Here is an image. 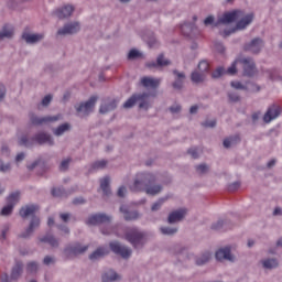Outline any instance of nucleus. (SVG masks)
I'll return each instance as SVG.
<instances>
[{
  "instance_id": "3c124183",
  "label": "nucleus",
  "mask_w": 282,
  "mask_h": 282,
  "mask_svg": "<svg viewBox=\"0 0 282 282\" xmlns=\"http://www.w3.org/2000/svg\"><path fill=\"white\" fill-rule=\"evenodd\" d=\"M59 219L64 224H69V219H72V214H69V213H61L59 214Z\"/></svg>"
},
{
  "instance_id": "0e129e2a",
  "label": "nucleus",
  "mask_w": 282,
  "mask_h": 282,
  "mask_svg": "<svg viewBox=\"0 0 282 282\" xmlns=\"http://www.w3.org/2000/svg\"><path fill=\"white\" fill-rule=\"evenodd\" d=\"M50 102H52V95H46V96L42 99V105H43V107H47V105H50Z\"/></svg>"
},
{
  "instance_id": "7ed1b4c3",
  "label": "nucleus",
  "mask_w": 282,
  "mask_h": 282,
  "mask_svg": "<svg viewBox=\"0 0 282 282\" xmlns=\"http://www.w3.org/2000/svg\"><path fill=\"white\" fill-rule=\"evenodd\" d=\"M124 239L132 245L134 250H141L147 243V234L138 229V227H130L124 232Z\"/></svg>"
},
{
  "instance_id": "e2e57ef3",
  "label": "nucleus",
  "mask_w": 282,
  "mask_h": 282,
  "mask_svg": "<svg viewBox=\"0 0 282 282\" xmlns=\"http://www.w3.org/2000/svg\"><path fill=\"white\" fill-rule=\"evenodd\" d=\"M189 155H192V158H194V160H197V158H199V151L197 150V148H193L188 150Z\"/></svg>"
},
{
  "instance_id": "a19ab883",
  "label": "nucleus",
  "mask_w": 282,
  "mask_h": 282,
  "mask_svg": "<svg viewBox=\"0 0 282 282\" xmlns=\"http://www.w3.org/2000/svg\"><path fill=\"white\" fill-rule=\"evenodd\" d=\"M65 131H69V123H63L54 130L55 135H63Z\"/></svg>"
},
{
  "instance_id": "f3484780",
  "label": "nucleus",
  "mask_w": 282,
  "mask_h": 282,
  "mask_svg": "<svg viewBox=\"0 0 282 282\" xmlns=\"http://www.w3.org/2000/svg\"><path fill=\"white\" fill-rule=\"evenodd\" d=\"M23 261L17 260L14 265L11 268V281H19L23 276Z\"/></svg>"
},
{
  "instance_id": "a18cd8bd",
  "label": "nucleus",
  "mask_w": 282,
  "mask_h": 282,
  "mask_svg": "<svg viewBox=\"0 0 282 282\" xmlns=\"http://www.w3.org/2000/svg\"><path fill=\"white\" fill-rule=\"evenodd\" d=\"M56 263V257L54 256H45L43 259L44 265H54Z\"/></svg>"
},
{
  "instance_id": "49530a36",
  "label": "nucleus",
  "mask_w": 282,
  "mask_h": 282,
  "mask_svg": "<svg viewBox=\"0 0 282 282\" xmlns=\"http://www.w3.org/2000/svg\"><path fill=\"white\" fill-rule=\"evenodd\" d=\"M170 61L169 59H164V55L161 54L159 55L158 59H156V65H159V67H164L166 65H170Z\"/></svg>"
},
{
  "instance_id": "b1692460",
  "label": "nucleus",
  "mask_w": 282,
  "mask_h": 282,
  "mask_svg": "<svg viewBox=\"0 0 282 282\" xmlns=\"http://www.w3.org/2000/svg\"><path fill=\"white\" fill-rule=\"evenodd\" d=\"M141 85L150 89H158V87H160V79L153 77H142Z\"/></svg>"
},
{
  "instance_id": "13d9d810",
  "label": "nucleus",
  "mask_w": 282,
  "mask_h": 282,
  "mask_svg": "<svg viewBox=\"0 0 282 282\" xmlns=\"http://www.w3.org/2000/svg\"><path fill=\"white\" fill-rule=\"evenodd\" d=\"M12 275H9L8 273H1L0 274V282H12Z\"/></svg>"
},
{
  "instance_id": "a878e982",
  "label": "nucleus",
  "mask_w": 282,
  "mask_h": 282,
  "mask_svg": "<svg viewBox=\"0 0 282 282\" xmlns=\"http://www.w3.org/2000/svg\"><path fill=\"white\" fill-rule=\"evenodd\" d=\"M33 140L37 142V144H50V147L54 144V140L52 139V135L43 132L37 133Z\"/></svg>"
},
{
  "instance_id": "5fc2aeb1",
  "label": "nucleus",
  "mask_w": 282,
  "mask_h": 282,
  "mask_svg": "<svg viewBox=\"0 0 282 282\" xmlns=\"http://www.w3.org/2000/svg\"><path fill=\"white\" fill-rule=\"evenodd\" d=\"M10 169H12L10 163L4 164L3 161H0V172L1 173H8V171H10Z\"/></svg>"
},
{
  "instance_id": "a211bd4d",
  "label": "nucleus",
  "mask_w": 282,
  "mask_h": 282,
  "mask_svg": "<svg viewBox=\"0 0 282 282\" xmlns=\"http://www.w3.org/2000/svg\"><path fill=\"white\" fill-rule=\"evenodd\" d=\"M149 177L145 178H137L133 184L130 186V191H132L133 193H139L144 191V193H147V186L149 184Z\"/></svg>"
},
{
  "instance_id": "f257e3e1",
  "label": "nucleus",
  "mask_w": 282,
  "mask_h": 282,
  "mask_svg": "<svg viewBox=\"0 0 282 282\" xmlns=\"http://www.w3.org/2000/svg\"><path fill=\"white\" fill-rule=\"evenodd\" d=\"M39 210V205L30 204L20 208L19 215L22 219L31 217L28 227L18 235V239L30 240L34 237V232L41 228V217L35 215Z\"/></svg>"
},
{
  "instance_id": "bb28decb",
  "label": "nucleus",
  "mask_w": 282,
  "mask_h": 282,
  "mask_svg": "<svg viewBox=\"0 0 282 282\" xmlns=\"http://www.w3.org/2000/svg\"><path fill=\"white\" fill-rule=\"evenodd\" d=\"M107 254H109V250H107V248L99 247L89 254L88 259L90 261H98V259H102V257H107Z\"/></svg>"
},
{
  "instance_id": "680f3d73",
  "label": "nucleus",
  "mask_w": 282,
  "mask_h": 282,
  "mask_svg": "<svg viewBox=\"0 0 282 282\" xmlns=\"http://www.w3.org/2000/svg\"><path fill=\"white\" fill-rule=\"evenodd\" d=\"M228 98L230 100V102H239V95L235 94V93H229L228 94Z\"/></svg>"
},
{
  "instance_id": "1a4fd4ad",
  "label": "nucleus",
  "mask_w": 282,
  "mask_h": 282,
  "mask_svg": "<svg viewBox=\"0 0 282 282\" xmlns=\"http://www.w3.org/2000/svg\"><path fill=\"white\" fill-rule=\"evenodd\" d=\"M111 216L107 215V214H94L91 216H89L86 220V225L87 226H98L100 224H111Z\"/></svg>"
},
{
  "instance_id": "5701e85b",
  "label": "nucleus",
  "mask_w": 282,
  "mask_h": 282,
  "mask_svg": "<svg viewBox=\"0 0 282 282\" xmlns=\"http://www.w3.org/2000/svg\"><path fill=\"white\" fill-rule=\"evenodd\" d=\"M37 239L40 243H48L51 248H58L61 246V242L58 241V239L52 234H46Z\"/></svg>"
},
{
  "instance_id": "c9c22d12",
  "label": "nucleus",
  "mask_w": 282,
  "mask_h": 282,
  "mask_svg": "<svg viewBox=\"0 0 282 282\" xmlns=\"http://www.w3.org/2000/svg\"><path fill=\"white\" fill-rule=\"evenodd\" d=\"M206 80V74L205 73H198V72H193L192 73V82L193 83H204Z\"/></svg>"
},
{
  "instance_id": "864d4df0",
  "label": "nucleus",
  "mask_w": 282,
  "mask_h": 282,
  "mask_svg": "<svg viewBox=\"0 0 282 282\" xmlns=\"http://www.w3.org/2000/svg\"><path fill=\"white\" fill-rule=\"evenodd\" d=\"M70 162H72V159L63 160L61 165H59V171H67Z\"/></svg>"
},
{
  "instance_id": "4468645a",
  "label": "nucleus",
  "mask_w": 282,
  "mask_h": 282,
  "mask_svg": "<svg viewBox=\"0 0 282 282\" xmlns=\"http://www.w3.org/2000/svg\"><path fill=\"white\" fill-rule=\"evenodd\" d=\"M263 47V40L256 37L251 43L245 45V52H251V54H259Z\"/></svg>"
},
{
  "instance_id": "f03ea898",
  "label": "nucleus",
  "mask_w": 282,
  "mask_h": 282,
  "mask_svg": "<svg viewBox=\"0 0 282 282\" xmlns=\"http://www.w3.org/2000/svg\"><path fill=\"white\" fill-rule=\"evenodd\" d=\"M238 19H241L237 22L236 29L237 30H246L250 23H252L254 19V14L249 13L246 17H243V11L241 10H235L231 12L224 13L221 18L218 19L217 25L219 23H235Z\"/></svg>"
},
{
  "instance_id": "ddd939ff",
  "label": "nucleus",
  "mask_w": 282,
  "mask_h": 282,
  "mask_svg": "<svg viewBox=\"0 0 282 282\" xmlns=\"http://www.w3.org/2000/svg\"><path fill=\"white\" fill-rule=\"evenodd\" d=\"M215 257L217 261H230L231 263H235V256L230 252L229 247L218 249Z\"/></svg>"
},
{
  "instance_id": "4be33fe9",
  "label": "nucleus",
  "mask_w": 282,
  "mask_h": 282,
  "mask_svg": "<svg viewBox=\"0 0 282 282\" xmlns=\"http://www.w3.org/2000/svg\"><path fill=\"white\" fill-rule=\"evenodd\" d=\"M76 191H78L77 186L72 187L68 191L63 187H53L51 193L53 197H69V195H72V193H76Z\"/></svg>"
},
{
  "instance_id": "c03bdc74",
  "label": "nucleus",
  "mask_w": 282,
  "mask_h": 282,
  "mask_svg": "<svg viewBox=\"0 0 282 282\" xmlns=\"http://www.w3.org/2000/svg\"><path fill=\"white\" fill-rule=\"evenodd\" d=\"M8 232H10V224H4L1 229L0 239L6 241V239L8 238Z\"/></svg>"
},
{
  "instance_id": "473e14b6",
  "label": "nucleus",
  "mask_w": 282,
  "mask_h": 282,
  "mask_svg": "<svg viewBox=\"0 0 282 282\" xmlns=\"http://www.w3.org/2000/svg\"><path fill=\"white\" fill-rule=\"evenodd\" d=\"M263 268L267 270H274V268H279V260L271 258L267 259L262 262Z\"/></svg>"
},
{
  "instance_id": "e433bc0d",
  "label": "nucleus",
  "mask_w": 282,
  "mask_h": 282,
  "mask_svg": "<svg viewBox=\"0 0 282 282\" xmlns=\"http://www.w3.org/2000/svg\"><path fill=\"white\" fill-rule=\"evenodd\" d=\"M177 228L176 227H161L160 231L167 236V237H173V235H177Z\"/></svg>"
},
{
  "instance_id": "9d476101",
  "label": "nucleus",
  "mask_w": 282,
  "mask_h": 282,
  "mask_svg": "<svg viewBox=\"0 0 282 282\" xmlns=\"http://www.w3.org/2000/svg\"><path fill=\"white\" fill-rule=\"evenodd\" d=\"M147 94H141V95H133L132 97H130L124 104H123V108L124 109H131V107H133V105H135L138 102V100H141L139 107L140 109H149V102H147L144 99L147 98Z\"/></svg>"
},
{
  "instance_id": "aec40b11",
  "label": "nucleus",
  "mask_w": 282,
  "mask_h": 282,
  "mask_svg": "<svg viewBox=\"0 0 282 282\" xmlns=\"http://www.w3.org/2000/svg\"><path fill=\"white\" fill-rule=\"evenodd\" d=\"M281 116V108L279 106H271L265 112L263 120L264 122H272V120H276Z\"/></svg>"
},
{
  "instance_id": "20e7f679",
  "label": "nucleus",
  "mask_w": 282,
  "mask_h": 282,
  "mask_svg": "<svg viewBox=\"0 0 282 282\" xmlns=\"http://www.w3.org/2000/svg\"><path fill=\"white\" fill-rule=\"evenodd\" d=\"M240 63L243 67V76L252 77L254 74H257V67L254 66V62L252 58H242V59H236L231 66L227 69V74L229 76H235L237 74V65Z\"/></svg>"
},
{
  "instance_id": "f8f14e48",
  "label": "nucleus",
  "mask_w": 282,
  "mask_h": 282,
  "mask_svg": "<svg viewBox=\"0 0 282 282\" xmlns=\"http://www.w3.org/2000/svg\"><path fill=\"white\" fill-rule=\"evenodd\" d=\"M213 260V253L210 251H204L194 257V263L198 268H203V265H208Z\"/></svg>"
},
{
  "instance_id": "c85d7f7f",
  "label": "nucleus",
  "mask_w": 282,
  "mask_h": 282,
  "mask_svg": "<svg viewBox=\"0 0 282 282\" xmlns=\"http://www.w3.org/2000/svg\"><path fill=\"white\" fill-rule=\"evenodd\" d=\"M72 12H74V8L72 6H65L56 10L55 15L57 19H67V17H72Z\"/></svg>"
},
{
  "instance_id": "412c9836",
  "label": "nucleus",
  "mask_w": 282,
  "mask_h": 282,
  "mask_svg": "<svg viewBox=\"0 0 282 282\" xmlns=\"http://www.w3.org/2000/svg\"><path fill=\"white\" fill-rule=\"evenodd\" d=\"M78 30H80V24L77 22H74V23L64 25L63 29H59L57 31V34L59 36H65V34H76V32H78Z\"/></svg>"
},
{
  "instance_id": "9b49d317",
  "label": "nucleus",
  "mask_w": 282,
  "mask_h": 282,
  "mask_svg": "<svg viewBox=\"0 0 282 282\" xmlns=\"http://www.w3.org/2000/svg\"><path fill=\"white\" fill-rule=\"evenodd\" d=\"M186 215H188L187 208L175 209L169 214L167 224H180V221H184V219H186Z\"/></svg>"
},
{
  "instance_id": "8fccbe9b",
  "label": "nucleus",
  "mask_w": 282,
  "mask_h": 282,
  "mask_svg": "<svg viewBox=\"0 0 282 282\" xmlns=\"http://www.w3.org/2000/svg\"><path fill=\"white\" fill-rule=\"evenodd\" d=\"M224 74H226V69H224V67H218V68L212 74V78H221V76H224Z\"/></svg>"
},
{
  "instance_id": "4c0bfd02",
  "label": "nucleus",
  "mask_w": 282,
  "mask_h": 282,
  "mask_svg": "<svg viewBox=\"0 0 282 282\" xmlns=\"http://www.w3.org/2000/svg\"><path fill=\"white\" fill-rule=\"evenodd\" d=\"M240 140L241 139L239 138V135L231 137V138L225 139L223 144L225 149H230L231 144H237V142H240Z\"/></svg>"
},
{
  "instance_id": "dca6fc26",
  "label": "nucleus",
  "mask_w": 282,
  "mask_h": 282,
  "mask_svg": "<svg viewBox=\"0 0 282 282\" xmlns=\"http://www.w3.org/2000/svg\"><path fill=\"white\" fill-rule=\"evenodd\" d=\"M30 120L33 124H47V122H56V120H61V115L55 117H36L35 115H31Z\"/></svg>"
},
{
  "instance_id": "c756f323",
  "label": "nucleus",
  "mask_w": 282,
  "mask_h": 282,
  "mask_svg": "<svg viewBox=\"0 0 282 282\" xmlns=\"http://www.w3.org/2000/svg\"><path fill=\"white\" fill-rule=\"evenodd\" d=\"M22 39L26 43H39V41H42L43 34H30V33H23Z\"/></svg>"
},
{
  "instance_id": "603ef678",
  "label": "nucleus",
  "mask_w": 282,
  "mask_h": 282,
  "mask_svg": "<svg viewBox=\"0 0 282 282\" xmlns=\"http://www.w3.org/2000/svg\"><path fill=\"white\" fill-rule=\"evenodd\" d=\"M140 56H142V54H140L138 50H131L128 54V58L130 61H133V58H140Z\"/></svg>"
},
{
  "instance_id": "4d7b16f0",
  "label": "nucleus",
  "mask_w": 282,
  "mask_h": 282,
  "mask_svg": "<svg viewBox=\"0 0 282 282\" xmlns=\"http://www.w3.org/2000/svg\"><path fill=\"white\" fill-rule=\"evenodd\" d=\"M196 171L197 173H200V174L208 173V165L199 164L196 166Z\"/></svg>"
},
{
  "instance_id": "393cba45",
  "label": "nucleus",
  "mask_w": 282,
  "mask_h": 282,
  "mask_svg": "<svg viewBox=\"0 0 282 282\" xmlns=\"http://www.w3.org/2000/svg\"><path fill=\"white\" fill-rule=\"evenodd\" d=\"M120 213H122L126 221H135V219L140 218V214L138 212H129L124 205L120 207Z\"/></svg>"
},
{
  "instance_id": "7c9ffc66",
  "label": "nucleus",
  "mask_w": 282,
  "mask_h": 282,
  "mask_svg": "<svg viewBox=\"0 0 282 282\" xmlns=\"http://www.w3.org/2000/svg\"><path fill=\"white\" fill-rule=\"evenodd\" d=\"M174 74L175 76H177V79L173 83V88L182 89L184 85V78H186V76L184 75V73H178L177 70H174Z\"/></svg>"
},
{
  "instance_id": "2f4dec72",
  "label": "nucleus",
  "mask_w": 282,
  "mask_h": 282,
  "mask_svg": "<svg viewBox=\"0 0 282 282\" xmlns=\"http://www.w3.org/2000/svg\"><path fill=\"white\" fill-rule=\"evenodd\" d=\"M14 34V29L10 25H4L2 32H0V41L1 39H12Z\"/></svg>"
},
{
  "instance_id": "cd10ccee",
  "label": "nucleus",
  "mask_w": 282,
  "mask_h": 282,
  "mask_svg": "<svg viewBox=\"0 0 282 282\" xmlns=\"http://www.w3.org/2000/svg\"><path fill=\"white\" fill-rule=\"evenodd\" d=\"M120 280V275L112 269L104 272L101 274V281L102 282H113Z\"/></svg>"
},
{
  "instance_id": "bf43d9fd",
  "label": "nucleus",
  "mask_w": 282,
  "mask_h": 282,
  "mask_svg": "<svg viewBox=\"0 0 282 282\" xmlns=\"http://www.w3.org/2000/svg\"><path fill=\"white\" fill-rule=\"evenodd\" d=\"M126 195H127V187L120 186L118 188L117 196L123 198L126 197Z\"/></svg>"
},
{
  "instance_id": "423d86ee",
  "label": "nucleus",
  "mask_w": 282,
  "mask_h": 282,
  "mask_svg": "<svg viewBox=\"0 0 282 282\" xmlns=\"http://www.w3.org/2000/svg\"><path fill=\"white\" fill-rule=\"evenodd\" d=\"M20 197H21V192L17 191L14 193H11L7 197V205L1 209L0 215L2 217H10V215H12V212L14 210V206L19 204Z\"/></svg>"
},
{
  "instance_id": "2eb2a0df",
  "label": "nucleus",
  "mask_w": 282,
  "mask_h": 282,
  "mask_svg": "<svg viewBox=\"0 0 282 282\" xmlns=\"http://www.w3.org/2000/svg\"><path fill=\"white\" fill-rule=\"evenodd\" d=\"M102 192V197H111V178L106 177L99 181L98 193Z\"/></svg>"
},
{
  "instance_id": "f704fd0d",
  "label": "nucleus",
  "mask_w": 282,
  "mask_h": 282,
  "mask_svg": "<svg viewBox=\"0 0 282 282\" xmlns=\"http://www.w3.org/2000/svg\"><path fill=\"white\" fill-rule=\"evenodd\" d=\"M26 272L29 274H36L39 272V262L30 261L26 263Z\"/></svg>"
},
{
  "instance_id": "6e6d98bb",
  "label": "nucleus",
  "mask_w": 282,
  "mask_h": 282,
  "mask_svg": "<svg viewBox=\"0 0 282 282\" xmlns=\"http://www.w3.org/2000/svg\"><path fill=\"white\" fill-rule=\"evenodd\" d=\"M56 228L61 230V232H63L64 235H69L70 230L69 227L67 225H56Z\"/></svg>"
},
{
  "instance_id": "58836bf2",
  "label": "nucleus",
  "mask_w": 282,
  "mask_h": 282,
  "mask_svg": "<svg viewBox=\"0 0 282 282\" xmlns=\"http://www.w3.org/2000/svg\"><path fill=\"white\" fill-rule=\"evenodd\" d=\"M181 32L182 34H184V36H191V33L193 32V24L192 23L182 24Z\"/></svg>"
},
{
  "instance_id": "37998d69",
  "label": "nucleus",
  "mask_w": 282,
  "mask_h": 282,
  "mask_svg": "<svg viewBox=\"0 0 282 282\" xmlns=\"http://www.w3.org/2000/svg\"><path fill=\"white\" fill-rule=\"evenodd\" d=\"M164 202H166V198H160L158 202H155L152 207L151 210L153 213L160 210L162 208V205L164 204Z\"/></svg>"
},
{
  "instance_id": "0eeeda50",
  "label": "nucleus",
  "mask_w": 282,
  "mask_h": 282,
  "mask_svg": "<svg viewBox=\"0 0 282 282\" xmlns=\"http://www.w3.org/2000/svg\"><path fill=\"white\" fill-rule=\"evenodd\" d=\"M109 248L111 252L121 257V259H130L131 254H133V250L127 247V245H122L120 241H111L109 243Z\"/></svg>"
},
{
  "instance_id": "79ce46f5",
  "label": "nucleus",
  "mask_w": 282,
  "mask_h": 282,
  "mask_svg": "<svg viewBox=\"0 0 282 282\" xmlns=\"http://www.w3.org/2000/svg\"><path fill=\"white\" fill-rule=\"evenodd\" d=\"M198 69L200 73L206 74V72L210 70V64H208L206 61H200L198 64Z\"/></svg>"
},
{
  "instance_id": "338daca9",
  "label": "nucleus",
  "mask_w": 282,
  "mask_h": 282,
  "mask_svg": "<svg viewBox=\"0 0 282 282\" xmlns=\"http://www.w3.org/2000/svg\"><path fill=\"white\" fill-rule=\"evenodd\" d=\"M231 87H234V89H245L243 85L240 84V82H231Z\"/></svg>"
},
{
  "instance_id": "de8ad7c7",
  "label": "nucleus",
  "mask_w": 282,
  "mask_h": 282,
  "mask_svg": "<svg viewBox=\"0 0 282 282\" xmlns=\"http://www.w3.org/2000/svg\"><path fill=\"white\" fill-rule=\"evenodd\" d=\"M226 224V220L219 219L216 223L212 224V230H221L224 228V225Z\"/></svg>"
},
{
  "instance_id": "6ab92c4d",
  "label": "nucleus",
  "mask_w": 282,
  "mask_h": 282,
  "mask_svg": "<svg viewBox=\"0 0 282 282\" xmlns=\"http://www.w3.org/2000/svg\"><path fill=\"white\" fill-rule=\"evenodd\" d=\"M145 193L147 195H151L152 197L155 195H160V193H162V185L155 183V180L150 178L148 181Z\"/></svg>"
},
{
  "instance_id": "052dcab7",
  "label": "nucleus",
  "mask_w": 282,
  "mask_h": 282,
  "mask_svg": "<svg viewBox=\"0 0 282 282\" xmlns=\"http://www.w3.org/2000/svg\"><path fill=\"white\" fill-rule=\"evenodd\" d=\"M87 200H85L82 196L80 197H76L73 199V204L74 206H80L83 204H86Z\"/></svg>"
},
{
  "instance_id": "72a5a7b5",
  "label": "nucleus",
  "mask_w": 282,
  "mask_h": 282,
  "mask_svg": "<svg viewBox=\"0 0 282 282\" xmlns=\"http://www.w3.org/2000/svg\"><path fill=\"white\" fill-rule=\"evenodd\" d=\"M118 107V101L112 100L109 105L102 104L99 108V111L101 113H107L108 111H112V109H116Z\"/></svg>"
},
{
  "instance_id": "6e6552de",
  "label": "nucleus",
  "mask_w": 282,
  "mask_h": 282,
  "mask_svg": "<svg viewBox=\"0 0 282 282\" xmlns=\"http://www.w3.org/2000/svg\"><path fill=\"white\" fill-rule=\"evenodd\" d=\"M98 101V96H93L88 101L76 106L77 113L85 118V116H89L91 111H94V107H96V102Z\"/></svg>"
},
{
  "instance_id": "ea45409f",
  "label": "nucleus",
  "mask_w": 282,
  "mask_h": 282,
  "mask_svg": "<svg viewBox=\"0 0 282 282\" xmlns=\"http://www.w3.org/2000/svg\"><path fill=\"white\" fill-rule=\"evenodd\" d=\"M107 166V161L100 160L91 164V171H100Z\"/></svg>"
},
{
  "instance_id": "774afa93",
  "label": "nucleus",
  "mask_w": 282,
  "mask_h": 282,
  "mask_svg": "<svg viewBox=\"0 0 282 282\" xmlns=\"http://www.w3.org/2000/svg\"><path fill=\"white\" fill-rule=\"evenodd\" d=\"M217 124L216 120H212V121H205L203 123V127H209L210 129H213V127H215Z\"/></svg>"
},
{
  "instance_id": "39448f33",
  "label": "nucleus",
  "mask_w": 282,
  "mask_h": 282,
  "mask_svg": "<svg viewBox=\"0 0 282 282\" xmlns=\"http://www.w3.org/2000/svg\"><path fill=\"white\" fill-rule=\"evenodd\" d=\"M89 250V245H83L79 241L68 243L63 249V254L66 259H75V257H80Z\"/></svg>"
},
{
  "instance_id": "09e8293b",
  "label": "nucleus",
  "mask_w": 282,
  "mask_h": 282,
  "mask_svg": "<svg viewBox=\"0 0 282 282\" xmlns=\"http://www.w3.org/2000/svg\"><path fill=\"white\" fill-rule=\"evenodd\" d=\"M227 188L230 192L239 191V188H241V181H236L234 183H230Z\"/></svg>"
},
{
  "instance_id": "69168bd1",
  "label": "nucleus",
  "mask_w": 282,
  "mask_h": 282,
  "mask_svg": "<svg viewBox=\"0 0 282 282\" xmlns=\"http://www.w3.org/2000/svg\"><path fill=\"white\" fill-rule=\"evenodd\" d=\"M20 147H30V141L28 140V137H22L19 141Z\"/></svg>"
}]
</instances>
